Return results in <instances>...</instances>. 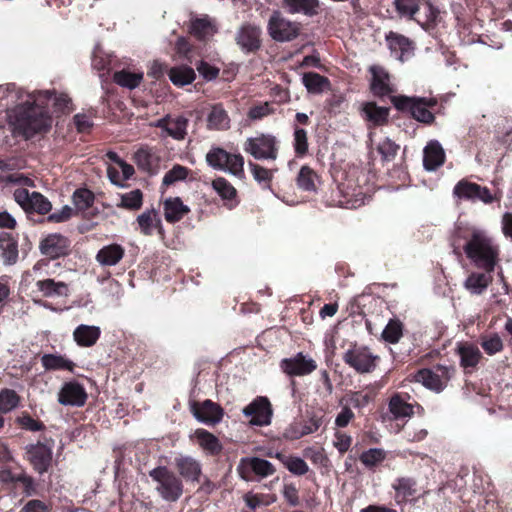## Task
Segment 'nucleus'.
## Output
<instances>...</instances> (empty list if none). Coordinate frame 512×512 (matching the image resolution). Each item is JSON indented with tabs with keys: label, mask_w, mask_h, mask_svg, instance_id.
<instances>
[{
	"label": "nucleus",
	"mask_w": 512,
	"mask_h": 512,
	"mask_svg": "<svg viewBox=\"0 0 512 512\" xmlns=\"http://www.w3.org/2000/svg\"><path fill=\"white\" fill-rule=\"evenodd\" d=\"M410 397L407 394L395 393L389 400L388 410L393 419L399 420L410 418L414 415L416 403L409 402Z\"/></svg>",
	"instance_id": "nucleus-22"
},
{
	"label": "nucleus",
	"mask_w": 512,
	"mask_h": 512,
	"mask_svg": "<svg viewBox=\"0 0 512 512\" xmlns=\"http://www.w3.org/2000/svg\"><path fill=\"white\" fill-rule=\"evenodd\" d=\"M423 11L425 18L422 19L419 15V17L415 19L423 28L428 29L432 24L435 23L438 17V10L434 8L430 3H427L424 5Z\"/></svg>",
	"instance_id": "nucleus-61"
},
{
	"label": "nucleus",
	"mask_w": 512,
	"mask_h": 512,
	"mask_svg": "<svg viewBox=\"0 0 512 512\" xmlns=\"http://www.w3.org/2000/svg\"><path fill=\"white\" fill-rule=\"evenodd\" d=\"M212 187L222 198V200L226 201V205L230 209L234 208L238 204V201L236 200L237 191L234 186L225 178L218 177L213 180Z\"/></svg>",
	"instance_id": "nucleus-34"
},
{
	"label": "nucleus",
	"mask_w": 512,
	"mask_h": 512,
	"mask_svg": "<svg viewBox=\"0 0 512 512\" xmlns=\"http://www.w3.org/2000/svg\"><path fill=\"white\" fill-rule=\"evenodd\" d=\"M13 196L14 200L27 212L46 214L52 208L50 201L38 192L30 193L25 188H17Z\"/></svg>",
	"instance_id": "nucleus-13"
},
{
	"label": "nucleus",
	"mask_w": 512,
	"mask_h": 512,
	"mask_svg": "<svg viewBox=\"0 0 512 512\" xmlns=\"http://www.w3.org/2000/svg\"><path fill=\"white\" fill-rule=\"evenodd\" d=\"M15 422L22 428L31 432L42 431L45 425L34 418H32L27 412H22L17 416Z\"/></svg>",
	"instance_id": "nucleus-55"
},
{
	"label": "nucleus",
	"mask_w": 512,
	"mask_h": 512,
	"mask_svg": "<svg viewBox=\"0 0 512 512\" xmlns=\"http://www.w3.org/2000/svg\"><path fill=\"white\" fill-rule=\"evenodd\" d=\"M248 165H249V168L253 175V178L257 182H259V183L270 182L272 180V177H273L272 170H269V169L262 167L256 163H253V162H249Z\"/></svg>",
	"instance_id": "nucleus-60"
},
{
	"label": "nucleus",
	"mask_w": 512,
	"mask_h": 512,
	"mask_svg": "<svg viewBox=\"0 0 512 512\" xmlns=\"http://www.w3.org/2000/svg\"><path fill=\"white\" fill-rule=\"evenodd\" d=\"M242 412L246 417L251 418L250 423L252 425H268L271 421V405L265 397H257Z\"/></svg>",
	"instance_id": "nucleus-15"
},
{
	"label": "nucleus",
	"mask_w": 512,
	"mask_h": 512,
	"mask_svg": "<svg viewBox=\"0 0 512 512\" xmlns=\"http://www.w3.org/2000/svg\"><path fill=\"white\" fill-rule=\"evenodd\" d=\"M392 486L396 492L398 502L407 501L417 493L416 482L411 478H398Z\"/></svg>",
	"instance_id": "nucleus-41"
},
{
	"label": "nucleus",
	"mask_w": 512,
	"mask_h": 512,
	"mask_svg": "<svg viewBox=\"0 0 512 512\" xmlns=\"http://www.w3.org/2000/svg\"><path fill=\"white\" fill-rule=\"evenodd\" d=\"M86 399L87 393L84 387L75 381L65 383L58 395L59 403L65 406L81 407Z\"/></svg>",
	"instance_id": "nucleus-18"
},
{
	"label": "nucleus",
	"mask_w": 512,
	"mask_h": 512,
	"mask_svg": "<svg viewBox=\"0 0 512 512\" xmlns=\"http://www.w3.org/2000/svg\"><path fill=\"white\" fill-rule=\"evenodd\" d=\"M100 335V327L95 325L81 324L77 326L73 332L75 342L81 347L93 346L98 341Z\"/></svg>",
	"instance_id": "nucleus-31"
},
{
	"label": "nucleus",
	"mask_w": 512,
	"mask_h": 512,
	"mask_svg": "<svg viewBox=\"0 0 512 512\" xmlns=\"http://www.w3.org/2000/svg\"><path fill=\"white\" fill-rule=\"evenodd\" d=\"M49 93V97L48 98H43V103H42V107H41V110H43L50 118L51 116L48 114L46 108L48 106V104L50 102L53 103V106L59 110V111H64L65 109L68 108L69 106V103H70V98L68 97V95L64 94V93H55L54 91H50V90H45V91H36V92H33V94H40V93Z\"/></svg>",
	"instance_id": "nucleus-44"
},
{
	"label": "nucleus",
	"mask_w": 512,
	"mask_h": 512,
	"mask_svg": "<svg viewBox=\"0 0 512 512\" xmlns=\"http://www.w3.org/2000/svg\"><path fill=\"white\" fill-rule=\"evenodd\" d=\"M394 5L400 16L410 19L419 11L418 0H394Z\"/></svg>",
	"instance_id": "nucleus-53"
},
{
	"label": "nucleus",
	"mask_w": 512,
	"mask_h": 512,
	"mask_svg": "<svg viewBox=\"0 0 512 512\" xmlns=\"http://www.w3.org/2000/svg\"><path fill=\"white\" fill-rule=\"evenodd\" d=\"M142 205V192L139 189H135L128 193L121 195L120 207L137 210Z\"/></svg>",
	"instance_id": "nucleus-56"
},
{
	"label": "nucleus",
	"mask_w": 512,
	"mask_h": 512,
	"mask_svg": "<svg viewBox=\"0 0 512 512\" xmlns=\"http://www.w3.org/2000/svg\"><path fill=\"white\" fill-rule=\"evenodd\" d=\"M370 72L372 74L370 84L371 91L375 96L383 97L394 92L390 75L384 68L380 66H371Z\"/></svg>",
	"instance_id": "nucleus-23"
},
{
	"label": "nucleus",
	"mask_w": 512,
	"mask_h": 512,
	"mask_svg": "<svg viewBox=\"0 0 512 512\" xmlns=\"http://www.w3.org/2000/svg\"><path fill=\"white\" fill-rule=\"evenodd\" d=\"M244 151L256 160H276L279 151V142L272 134H257L248 138L244 143Z\"/></svg>",
	"instance_id": "nucleus-5"
},
{
	"label": "nucleus",
	"mask_w": 512,
	"mask_h": 512,
	"mask_svg": "<svg viewBox=\"0 0 512 512\" xmlns=\"http://www.w3.org/2000/svg\"><path fill=\"white\" fill-rule=\"evenodd\" d=\"M67 248V239L59 234L47 236L40 244L41 253L52 259L65 255Z\"/></svg>",
	"instance_id": "nucleus-25"
},
{
	"label": "nucleus",
	"mask_w": 512,
	"mask_h": 512,
	"mask_svg": "<svg viewBox=\"0 0 512 512\" xmlns=\"http://www.w3.org/2000/svg\"><path fill=\"white\" fill-rule=\"evenodd\" d=\"M169 79L176 86H185L195 79V72L188 66H177L169 70Z\"/></svg>",
	"instance_id": "nucleus-42"
},
{
	"label": "nucleus",
	"mask_w": 512,
	"mask_h": 512,
	"mask_svg": "<svg viewBox=\"0 0 512 512\" xmlns=\"http://www.w3.org/2000/svg\"><path fill=\"white\" fill-rule=\"evenodd\" d=\"M480 344L488 355H494L503 350L502 339L497 333L482 336Z\"/></svg>",
	"instance_id": "nucleus-51"
},
{
	"label": "nucleus",
	"mask_w": 512,
	"mask_h": 512,
	"mask_svg": "<svg viewBox=\"0 0 512 512\" xmlns=\"http://www.w3.org/2000/svg\"><path fill=\"white\" fill-rule=\"evenodd\" d=\"M230 125V119L227 112L221 105H215L212 107L210 113L207 116V126L211 130H225Z\"/></svg>",
	"instance_id": "nucleus-40"
},
{
	"label": "nucleus",
	"mask_w": 512,
	"mask_h": 512,
	"mask_svg": "<svg viewBox=\"0 0 512 512\" xmlns=\"http://www.w3.org/2000/svg\"><path fill=\"white\" fill-rule=\"evenodd\" d=\"M52 458V446L46 443L37 442L25 446V459L39 474H44L48 471L52 464Z\"/></svg>",
	"instance_id": "nucleus-11"
},
{
	"label": "nucleus",
	"mask_w": 512,
	"mask_h": 512,
	"mask_svg": "<svg viewBox=\"0 0 512 512\" xmlns=\"http://www.w3.org/2000/svg\"><path fill=\"white\" fill-rule=\"evenodd\" d=\"M449 372L447 369L438 367L436 371H432L429 369H422L417 372L415 375V380L418 383H421L428 389L434 391H441L447 385L449 381Z\"/></svg>",
	"instance_id": "nucleus-17"
},
{
	"label": "nucleus",
	"mask_w": 512,
	"mask_h": 512,
	"mask_svg": "<svg viewBox=\"0 0 512 512\" xmlns=\"http://www.w3.org/2000/svg\"><path fill=\"white\" fill-rule=\"evenodd\" d=\"M20 403L19 395L12 389L0 391V413H8L15 409Z\"/></svg>",
	"instance_id": "nucleus-48"
},
{
	"label": "nucleus",
	"mask_w": 512,
	"mask_h": 512,
	"mask_svg": "<svg viewBox=\"0 0 512 512\" xmlns=\"http://www.w3.org/2000/svg\"><path fill=\"white\" fill-rule=\"evenodd\" d=\"M317 182L318 176L310 167H301L296 178V183L299 189L309 192L316 191Z\"/></svg>",
	"instance_id": "nucleus-45"
},
{
	"label": "nucleus",
	"mask_w": 512,
	"mask_h": 512,
	"mask_svg": "<svg viewBox=\"0 0 512 512\" xmlns=\"http://www.w3.org/2000/svg\"><path fill=\"white\" fill-rule=\"evenodd\" d=\"M237 471L243 480L251 481L253 476L262 479L273 475L275 473V467L266 459L245 457L240 460Z\"/></svg>",
	"instance_id": "nucleus-9"
},
{
	"label": "nucleus",
	"mask_w": 512,
	"mask_h": 512,
	"mask_svg": "<svg viewBox=\"0 0 512 512\" xmlns=\"http://www.w3.org/2000/svg\"><path fill=\"white\" fill-rule=\"evenodd\" d=\"M284 8L291 14L316 15L319 8L318 0H283Z\"/></svg>",
	"instance_id": "nucleus-35"
},
{
	"label": "nucleus",
	"mask_w": 512,
	"mask_h": 512,
	"mask_svg": "<svg viewBox=\"0 0 512 512\" xmlns=\"http://www.w3.org/2000/svg\"><path fill=\"white\" fill-rule=\"evenodd\" d=\"M362 114L365 120L371 122L373 125H383L387 122L389 109L377 106L373 102H367L362 107Z\"/></svg>",
	"instance_id": "nucleus-38"
},
{
	"label": "nucleus",
	"mask_w": 512,
	"mask_h": 512,
	"mask_svg": "<svg viewBox=\"0 0 512 512\" xmlns=\"http://www.w3.org/2000/svg\"><path fill=\"white\" fill-rule=\"evenodd\" d=\"M491 282L490 273L473 272L464 281V287L473 295H481Z\"/></svg>",
	"instance_id": "nucleus-36"
},
{
	"label": "nucleus",
	"mask_w": 512,
	"mask_h": 512,
	"mask_svg": "<svg viewBox=\"0 0 512 512\" xmlns=\"http://www.w3.org/2000/svg\"><path fill=\"white\" fill-rule=\"evenodd\" d=\"M188 172V168L182 165H174L169 171L165 173L162 183L165 186H169L177 181L184 180L188 176Z\"/></svg>",
	"instance_id": "nucleus-57"
},
{
	"label": "nucleus",
	"mask_w": 512,
	"mask_h": 512,
	"mask_svg": "<svg viewBox=\"0 0 512 512\" xmlns=\"http://www.w3.org/2000/svg\"><path fill=\"white\" fill-rule=\"evenodd\" d=\"M261 29L258 26L245 24L236 33V43L244 52H253L261 45Z\"/></svg>",
	"instance_id": "nucleus-19"
},
{
	"label": "nucleus",
	"mask_w": 512,
	"mask_h": 512,
	"mask_svg": "<svg viewBox=\"0 0 512 512\" xmlns=\"http://www.w3.org/2000/svg\"><path fill=\"white\" fill-rule=\"evenodd\" d=\"M293 148L298 157H303L308 152L307 132L298 126H294Z\"/></svg>",
	"instance_id": "nucleus-50"
},
{
	"label": "nucleus",
	"mask_w": 512,
	"mask_h": 512,
	"mask_svg": "<svg viewBox=\"0 0 512 512\" xmlns=\"http://www.w3.org/2000/svg\"><path fill=\"white\" fill-rule=\"evenodd\" d=\"M279 367L289 377H302L314 372L317 369V363L309 355L298 352L292 357L282 359Z\"/></svg>",
	"instance_id": "nucleus-12"
},
{
	"label": "nucleus",
	"mask_w": 512,
	"mask_h": 512,
	"mask_svg": "<svg viewBox=\"0 0 512 512\" xmlns=\"http://www.w3.org/2000/svg\"><path fill=\"white\" fill-rule=\"evenodd\" d=\"M190 411L199 422L212 426L218 424L224 414L221 406L211 400L192 402L190 404Z\"/></svg>",
	"instance_id": "nucleus-14"
},
{
	"label": "nucleus",
	"mask_w": 512,
	"mask_h": 512,
	"mask_svg": "<svg viewBox=\"0 0 512 512\" xmlns=\"http://www.w3.org/2000/svg\"><path fill=\"white\" fill-rule=\"evenodd\" d=\"M49 96L48 92L33 94L16 89L14 84L0 85V102L5 101V105L16 104L8 112L9 124L15 133L28 139L50 130L52 118L41 110L42 99Z\"/></svg>",
	"instance_id": "nucleus-1"
},
{
	"label": "nucleus",
	"mask_w": 512,
	"mask_h": 512,
	"mask_svg": "<svg viewBox=\"0 0 512 512\" xmlns=\"http://www.w3.org/2000/svg\"><path fill=\"white\" fill-rule=\"evenodd\" d=\"M387 41L391 53L399 61L403 62L412 55L413 46L408 38L396 33H390L387 36Z\"/></svg>",
	"instance_id": "nucleus-29"
},
{
	"label": "nucleus",
	"mask_w": 512,
	"mask_h": 512,
	"mask_svg": "<svg viewBox=\"0 0 512 512\" xmlns=\"http://www.w3.org/2000/svg\"><path fill=\"white\" fill-rule=\"evenodd\" d=\"M456 353L460 358V366L465 370L475 368L482 358L479 348L470 342L458 343Z\"/></svg>",
	"instance_id": "nucleus-24"
},
{
	"label": "nucleus",
	"mask_w": 512,
	"mask_h": 512,
	"mask_svg": "<svg viewBox=\"0 0 512 512\" xmlns=\"http://www.w3.org/2000/svg\"><path fill=\"white\" fill-rule=\"evenodd\" d=\"M398 148L392 140L385 138L378 144L377 150L385 160H390L396 155Z\"/></svg>",
	"instance_id": "nucleus-64"
},
{
	"label": "nucleus",
	"mask_w": 512,
	"mask_h": 512,
	"mask_svg": "<svg viewBox=\"0 0 512 512\" xmlns=\"http://www.w3.org/2000/svg\"><path fill=\"white\" fill-rule=\"evenodd\" d=\"M189 32L197 39L206 41L211 39L218 32V26L216 21L208 15L192 17Z\"/></svg>",
	"instance_id": "nucleus-20"
},
{
	"label": "nucleus",
	"mask_w": 512,
	"mask_h": 512,
	"mask_svg": "<svg viewBox=\"0 0 512 512\" xmlns=\"http://www.w3.org/2000/svg\"><path fill=\"white\" fill-rule=\"evenodd\" d=\"M327 80L317 73H306L303 76V84L309 92L318 93L321 92Z\"/></svg>",
	"instance_id": "nucleus-54"
},
{
	"label": "nucleus",
	"mask_w": 512,
	"mask_h": 512,
	"mask_svg": "<svg viewBox=\"0 0 512 512\" xmlns=\"http://www.w3.org/2000/svg\"><path fill=\"white\" fill-rule=\"evenodd\" d=\"M1 249L5 264L11 265L17 261L18 249L16 243L9 240L6 243L1 244Z\"/></svg>",
	"instance_id": "nucleus-62"
},
{
	"label": "nucleus",
	"mask_w": 512,
	"mask_h": 512,
	"mask_svg": "<svg viewBox=\"0 0 512 512\" xmlns=\"http://www.w3.org/2000/svg\"><path fill=\"white\" fill-rule=\"evenodd\" d=\"M41 363L46 370H68L72 371L74 363L57 354H44L41 357Z\"/></svg>",
	"instance_id": "nucleus-43"
},
{
	"label": "nucleus",
	"mask_w": 512,
	"mask_h": 512,
	"mask_svg": "<svg viewBox=\"0 0 512 512\" xmlns=\"http://www.w3.org/2000/svg\"><path fill=\"white\" fill-rule=\"evenodd\" d=\"M267 30L273 40L277 42H289L299 35L301 24L289 20L279 11H274L269 18Z\"/></svg>",
	"instance_id": "nucleus-7"
},
{
	"label": "nucleus",
	"mask_w": 512,
	"mask_h": 512,
	"mask_svg": "<svg viewBox=\"0 0 512 512\" xmlns=\"http://www.w3.org/2000/svg\"><path fill=\"white\" fill-rule=\"evenodd\" d=\"M164 217L167 222L180 221L190 212V209L179 197H169L164 201Z\"/></svg>",
	"instance_id": "nucleus-32"
},
{
	"label": "nucleus",
	"mask_w": 512,
	"mask_h": 512,
	"mask_svg": "<svg viewBox=\"0 0 512 512\" xmlns=\"http://www.w3.org/2000/svg\"><path fill=\"white\" fill-rule=\"evenodd\" d=\"M37 291L43 297H67L69 294L68 285L64 282H57L53 279L38 280L35 284Z\"/></svg>",
	"instance_id": "nucleus-33"
},
{
	"label": "nucleus",
	"mask_w": 512,
	"mask_h": 512,
	"mask_svg": "<svg viewBox=\"0 0 512 512\" xmlns=\"http://www.w3.org/2000/svg\"><path fill=\"white\" fill-rule=\"evenodd\" d=\"M72 201L77 210L85 211L93 204L94 194L86 188H79L73 193Z\"/></svg>",
	"instance_id": "nucleus-49"
},
{
	"label": "nucleus",
	"mask_w": 512,
	"mask_h": 512,
	"mask_svg": "<svg viewBox=\"0 0 512 512\" xmlns=\"http://www.w3.org/2000/svg\"><path fill=\"white\" fill-rule=\"evenodd\" d=\"M189 120L188 118L178 115H166L150 124L152 127L161 129V137H171L176 141H183L187 136Z\"/></svg>",
	"instance_id": "nucleus-10"
},
{
	"label": "nucleus",
	"mask_w": 512,
	"mask_h": 512,
	"mask_svg": "<svg viewBox=\"0 0 512 512\" xmlns=\"http://www.w3.org/2000/svg\"><path fill=\"white\" fill-rule=\"evenodd\" d=\"M382 337L386 342L397 343L402 337V323L391 319L383 330Z\"/></svg>",
	"instance_id": "nucleus-52"
},
{
	"label": "nucleus",
	"mask_w": 512,
	"mask_h": 512,
	"mask_svg": "<svg viewBox=\"0 0 512 512\" xmlns=\"http://www.w3.org/2000/svg\"><path fill=\"white\" fill-rule=\"evenodd\" d=\"M194 436L199 446L209 454H217L222 450V445L218 438L204 429H197Z\"/></svg>",
	"instance_id": "nucleus-39"
},
{
	"label": "nucleus",
	"mask_w": 512,
	"mask_h": 512,
	"mask_svg": "<svg viewBox=\"0 0 512 512\" xmlns=\"http://www.w3.org/2000/svg\"><path fill=\"white\" fill-rule=\"evenodd\" d=\"M378 357L365 346L354 345L344 355V362L358 373H369L376 367Z\"/></svg>",
	"instance_id": "nucleus-8"
},
{
	"label": "nucleus",
	"mask_w": 512,
	"mask_h": 512,
	"mask_svg": "<svg viewBox=\"0 0 512 512\" xmlns=\"http://www.w3.org/2000/svg\"><path fill=\"white\" fill-rule=\"evenodd\" d=\"M304 456L309 459L313 464L320 467H327L329 459L323 449L308 447L304 450Z\"/></svg>",
	"instance_id": "nucleus-59"
},
{
	"label": "nucleus",
	"mask_w": 512,
	"mask_h": 512,
	"mask_svg": "<svg viewBox=\"0 0 512 512\" xmlns=\"http://www.w3.org/2000/svg\"><path fill=\"white\" fill-rule=\"evenodd\" d=\"M385 459V452L379 448H372L363 452L360 456L361 462L366 467H374Z\"/></svg>",
	"instance_id": "nucleus-58"
},
{
	"label": "nucleus",
	"mask_w": 512,
	"mask_h": 512,
	"mask_svg": "<svg viewBox=\"0 0 512 512\" xmlns=\"http://www.w3.org/2000/svg\"><path fill=\"white\" fill-rule=\"evenodd\" d=\"M466 257L479 269L487 273L494 271L500 261V247L484 229L472 227L463 246Z\"/></svg>",
	"instance_id": "nucleus-2"
},
{
	"label": "nucleus",
	"mask_w": 512,
	"mask_h": 512,
	"mask_svg": "<svg viewBox=\"0 0 512 512\" xmlns=\"http://www.w3.org/2000/svg\"><path fill=\"white\" fill-rule=\"evenodd\" d=\"M392 102L397 109L409 111L417 121L431 123L434 120V115L428 110L436 104L432 98L394 96Z\"/></svg>",
	"instance_id": "nucleus-6"
},
{
	"label": "nucleus",
	"mask_w": 512,
	"mask_h": 512,
	"mask_svg": "<svg viewBox=\"0 0 512 512\" xmlns=\"http://www.w3.org/2000/svg\"><path fill=\"white\" fill-rule=\"evenodd\" d=\"M174 465L186 481L198 482L200 480L202 465L194 457L179 455L175 457Z\"/></svg>",
	"instance_id": "nucleus-21"
},
{
	"label": "nucleus",
	"mask_w": 512,
	"mask_h": 512,
	"mask_svg": "<svg viewBox=\"0 0 512 512\" xmlns=\"http://www.w3.org/2000/svg\"><path fill=\"white\" fill-rule=\"evenodd\" d=\"M322 425V419L313 416L305 424L293 423L284 431V437L288 440H297L305 435L316 432Z\"/></svg>",
	"instance_id": "nucleus-28"
},
{
	"label": "nucleus",
	"mask_w": 512,
	"mask_h": 512,
	"mask_svg": "<svg viewBox=\"0 0 512 512\" xmlns=\"http://www.w3.org/2000/svg\"><path fill=\"white\" fill-rule=\"evenodd\" d=\"M445 161V152L438 141H430L424 148L423 165L427 171H434Z\"/></svg>",
	"instance_id": "nucleus-27"
},
{
	"label": "nucleus",
	"mask_w": 512,
	"mask_h": 512,
	"mask_svg": "<svg viewBox=\"0 0 512 512\" xmlns=\"http://www.w3.org/2000/svg\"><path fill=\"white\" fill-rule=\"evenodd\" d=\"M272 113H274L273 106L268 102H264L259 105L251 107L248 112V116L252 120H259Z\"/></svg>",
	"instance_id": "nucleus-63"
},
{
	"label": "nucleus",
	"mask_w": 512,
	"mask_h": 512,
	"mask_svg": "<svg viewBox=\"0 0 512 512\" xmlns=\"http://www.w3.org/2000/svg\"><path fill=\"white\" fill-rule=\"evenodd\" d=\"M157 494L167 502H176L183 494L182 480L166 466H158L149 472Z\"/></svg>",
	"instance_id": "nucleus-3"
},
{
	"label": "nucleus",
	"mask_w": 512,
	"mask_h": 512,
	"mask_svg": "<svg viewBox=\"0 0 512 512\" xmlns=\"http://www.w3.org/2000/svg\"><path fill=\"white\" fill-rule=\"evenodd\" d=\"M137 223L141 233L152 235L156 230L161 229V219L155 209L146 210L137 217Z\"/></svg>",
	"instance_id": "nucleus-37"
},
{
	"label": "nucleus",
	"mask_w": 512,
	"mask_h": 512,
	"mask_svg": "<svg viewBox=\"0 0 512 512\" xmlns=\"http://www.w3.org/2000/svg\"><path fill=\"white\" fill-rule=\"evenodd\" d=\"M125 249L116 243L103 246L96 254L95 260L102 267L116 266L124 257Z\"/></svg>",
	"instance_id": "nucleus-26"
},
{
	"label": "nucleus",
	"mask_w": 512,
	"mask_h": 512,
	"mask_svg": "<svg viewBox=\"0 0 512 512\" xmlns=\"http://www.w3.org/2000/svg\"><path fill=\"white\" fill-rule=\"evenodd\" d=\"M277 458H279L288 469V471L294 475L302 476L309 471L307 463L300 457L282 456L278 453Z\"/></svg>",
	"instance_id": "nucleus-47"
},
{
	"label": "nucleus",
	"mask_w": 512,
	"mask_h": 512,
	"mask_svg": "<svg viewBox=\"0 0 512 512\" xmlns=\"http://www.w3.org/2000/svg\"><path fill=\"white\" fill-rule=\"evenodd\" d=\"M142 79L143 73H131L126 70L115 72L113 76L115 83L128 89H134L138 87Z\"/></svg>",
	"instance_id": "nucleus-46"
},
{
	"label": "nucleus",
	"mask_w": 512,
	"mask_h": 512,
	"mask_svg": "<svg viewBox=\"0 0 512 512\" xmlns=\"http://www.w3.org/2000/svg\"><path fill=\"white\" fill-rule=\"evenodd\" d=\"M453 193L458 198L471 201L479 200L484 203H491L494 200L488 188L466 180L459 181L455 185Z\"/></svg>",
	"instance_id": "nucleus-16"
},
{
	"label": "nucleus",
	"mask_w": 512,
	"mask_h": 512,
	"mask_svg": "<svg viewBox=\"0 0 512 512\" xmlns=\"http://www.w3.org/2000/svg\"><path fill=\"white\" fill-rule=\"evenodd\" d=\"M207 164L215 170L228 172L238 178L244 177V158L231 154L220 147H212L206 154Z\"/></svg>",
	"instance_id": "nucleus-4"
},
{
	"label": "nucleus",
	"mask_w": 512,
	"mask_h": 512,
	"mask_svg": "<svg viewBox=\"0 0 512 512\" xmlns=\"http://www.w3.org/2000/svg\"><path fill=\"white\" fill-rule=\"evenodd\" d=\"M339 190L343 194V200H339V206L347 209H356L364 204L363 192L358 186H351L348 183L339 185Z\"/></svg>",
	"instance_id": "nucleus-30"
}]
</instances>
